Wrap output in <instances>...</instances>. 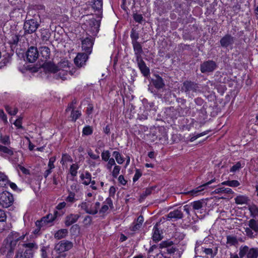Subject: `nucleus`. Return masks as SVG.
<instances>
[{"mask_svg": "<svg viewBox=\"0 0 258 258\" xmlns=\"http://www.w3.org/2000/svg\"><path fill=\"white\" fill-rule=\"evenodd\" d=\"M70 63L66 60H62L57 64L55 66L53 63H48L46 65V68L49 72L55 73L59 72V74H62V76L60 78L62 80L66 79L67 78L64 76L68 72H70Z\"/></svg>", "mask_w": 258, "mask_h": 258, "instance_id": "1", "label": "nucleus"}, {"mask_svg": "<svg viewBox=\"0 0 258 258\" xmlns=\"http://www.w3.org/2000/svg\"><path fill=\"white\" fill-rule=\"evenodd\" d=\"M181 91L184 92L190 98H192L201 91L198 84L188 81H185L183 83Z\"/></svg>", "mask_w": 258, "mask_h": 258, "instance_id": "2", "label": "nucleus"}, {"mask_svg": "<svg viewBox=\"0 0 258 258\" xmlns=\"http://www.w3.org/2000/svg\"><path fill=\"white\" fill-rule=\"evenodd\" d=\"M240 258H257L258 248H249L247 245H241L239 249Z\"/></svg>", "mask_w": 258, "mask_h": 258, "instance_id": "3", "label": "nucleus"}, {"mask_svg": "<svg viewBox=\"0 0 258 258\" xmlns=\"http://www.w3.org/2000/svg\"><path fill=\"white\" fill-rule=\"evenodd\" d=\"M25 234L20 235L18 232L13 231L11 232L7 237L6 240L9 243L10 247V251L13 252L14 250L17 242L19 240H23L25 238Z\"/></svg>", "mask_w": 258, "mask_h": 258, "instance_id": "4", "label": "nucleus"}, {"mask_svg": "<svg viewBox=\"0 0 258 258\" xmlns=\"http://www.w3.org/2000/svg\"><path fill=\"white\" fill-rule=\"evenodd\" d=\"M248 227L244 228L247 236L249 238H254L258 234V220L254 218L248 221Z\"/></svg>", "mask_w": 258, "mask_h": 258, "instance_id": "5", "label": "nucleus"}, {"mask_svg": "<svg viewBox=\"0 0 258 258\" xmlns=\"http://www.w3.org/2000/svg\"><path fill=\"white\" fill-rule=\"evenodd\" d=\"M100 206V203L96 202L95 204H92L90 201L82 202L79 207L84 210L86 213L95 215L98 212Z\"/></svg>", "mask_w": 258, "mask_h": 258, "instance_id": "6", "label": "nucleus"}, {"mask_svg": "<svg viewBox=\"0 0 258 258\" xmlns=\"http://www.w3.org/2000/svg\"><path fill=\"white\" fill-rule=\"evenodd\" d=\"M14 202L13 195L9 192L5 191L0 194V206L3 208H8Z\"/></svg>", "mask_w": 258, "mask_h": 258, "instance_id": "7", "label": "nucleus"}, {"mask_svg": "<svg viewBox=\"0 0 258 258\" xmlns=\"http://www.w3.org/2000/svg\"><path fill=\"white\" fill-rule=\"evenodd\" d=\"M40 24L34 19H30L26 21L24 24V30L25 34H32L35 32Z\"/></svg>", "mask_w": 258, "mask_h": 258, "instance_id": "8", "label": "nucleus"}, {"mask_svg": "<svg viewBox=\"0 0 258 258\" xmlns=\"http://www.w3.org/2000/svg\"><path fill=\"white\" fill-rule=\"evenodd\" d=\"M73 243L68 240H61L55 245L54 250L58 253L69 250L73 247Z\"/></svg>", "mask_w": 258, "mask_h": 258, "instance_id": "9", "label": "nucleus"}, {"mask_svg": "<svg viewBox=\"0 0 258 258\" xmlns=\"http://www.w3.org/2000/svg\"><path fill=\"white\" fill-rule=\"evenodd\" d=\"M26 57L28 62L32 63L35 62L39 57V52L37 48L34 46H31L26 52Z\"/></svg>", "mask_w": 258, "mask_h": 258, "instance_id": "10", "label": "nucleus"}, {"mask_svg": "<svg viewBox=\"0 0 258 258\" xmlns=\"http://www.w3.org/2000/svg\"><path fill=\"white\" fill-rule=\"evenodd\" d=\"M183 217V214L181 211V208L180 207L177 209L170 212L166 215V219L167 220L175 221L177 220L182 219Z\"/></svg>", "mask_w": 258, "mask_h": 258, "instance_id": "11", "label": "nucleus"}, {"mask_svg": "<svg viewBox=\"0 0 258 258\" xmlns=\"http://www.w3.org/2000/svg\"><path fill=\"white\" fill-rule=\"evenodd\" d=\"M217 67L216 63L213 60H208L203 63L201 66V71L203 73L212 72Z\"/></svg>", "mask_w": 258, "mask_h": 258, "instance_id": "12", "label": "nucleus"}, {"mask_svg": "<svg viewBox=\"0 0 258 258\" xmlns=\"http://www.w3.org/2000/svg\"><path fill=\"white\" fill-rule=\"evenodd\" d=\"M173 242L171 240H165L162 241L159 247L161 248H165V251H163L164 253L167 252L169 254L174 253L176 251V248L173 246Z\"/></svg>", "mask_w": 258, "mask_h": 258, "instance_id": "13", "label": "nucleus"}, {"mask_svg": "<svg viewBox=\"0 0 258 258\" xmlns=\"http://www.w3.org/2000/svg\"><path fill=\"white\" fill-rule=\"evenodd\" d=\"M93 44V39L92 37L86 38L82 41V47L83 50L88 54H90L92 52Z\"/></svg>", "mask_w": 258, "mask_h": 258, "instance_id": "14", "label": "nucleus"}, {"mask_svg": "<svg viewBox=\"0 0 258 258\" xmlns=\"http://www.w3.org/2000/svg\"><path fill=\"white\" fill-rule=\"evenodd\" d=\"M39 57L42 61L46 62L50 58V51L48 47L42 46L39 48Z\"/></svg>", "mask_w": 258, "mask_h": 258, "instance_id": "15", "label": "nucleus"}, {"mask_svg": "<svg viewBox=\"0 0 258 258\" xmlns=\"http://www.w3.org/2000/svg\"><path fill=\"white\" fill-rule=\"evenodd\" d=\"M234 42V37L229 34L224 35L220 40L221 46L225 48L233 45Z\"/></svg>", "mask_w": 258, "mask_h": 258, "instance_id": "16", "label": "nucleus"}, {"mask_svg": "<svg viewBox=\"0 0 258 258\" xmlns=\"http://www.w3.org/2000/svg\"><path fill=\"white\" fill-rule=\"evenodd\" d=\"M88 55L86 53H78L74 59L75 64L79 67H81L85 65L87 60L88 59Z\"/></svg>", "mask_w": 258, "mask_h": 258, "instance_id": "17", "label": "nucleus"}, {"mask_svg": "<svg viewBox=\"0 0 258 258\" xmlns=\"http://www.w3.org/2000/svg\"><path fill=\"white\" fill-rule=\"evenodd\" d=\"M215 181H216V179H215V178H214L211 179V180H210L209 181L207 182L206 183L199 186L197 188H196L195 189H192V190L188 191H187V192H184V194L185 195H191V196H197L199 192L204 190V187H205L208 186L209 185L211 184V183L215 182Z\"/></svg>", "mask_w": 258, "mask_h": 258, "instance_id": "18", "label": "nucleus"}, {"mask_svg": "<svg viewBox=\"0 0 258 258\" xmlns=\"http://www.w3.org/2000/svg\"><path fill=\"white\" fill-rule=\"evenodd\" d=\"M109 208L110 209H113L114 208V206L112 200L110 197H108L103 202V205L99 210V213L102 215L105 214L109 210Z\"/></svg>", "mask_w": 258, "mask_h": 258, "instance_id": "19", "label": "nucleus"}, {"mask_svg": "<svg viewBox=\"0 0 258 258\" xmlns=\"http://www.w3.org/2000/svg\"><path fill=\"white\" fill-rule=\"evenodd\" d=\"M144 219L142 215L139 216L136 220H135L130 226V230L135 232L139 230L142 227Z\"/></svg>", "mask_w": 258, "mask_h": 258, "instance_id": "20", "label": "nucleus"}, {"mask_svg": "<svg viewBox=\"0 0 258 258\" xmlns=\"http://www.w3.org/2000/svg\"><path fill=\"white\" fill-rule=\"evenodd\" d=\"M138 67L144 76H148L150 74V70L146 66L145 62L142 58L136 59Z\"/></svg>", "mask_w": 258, "mask_h": 258, "instance_id": "21", "label": "nucleus"}, {"mask_svg": "<svg viewBox=\"0 0 258 258\" xmlns=\"http://www.w3.org/2000/svg\"><path fill=\"white\" fill-rule=\"evenodd\" d=\"M80 217L78 214H71L66 216L65 219V225L66 226H70L76 223Z\"/></svg>", "mask_w": 258, "mask_h": 258, "instance_id": "22", "label": "nucleus"}, {"mask_svg": "<svg viewBox=\"0 0 258 258\" xmlns=\"http://www.w3.org/2000/svg\"><path fill=\"white\" fill-rule=\"evenodd\" d=\"M136 59L141 58V54L143 52L142 46L139 42L132 43Z\"/></svg>", "mask_w": 258, "mask_h": 258, "instance_id": "23", "label": "nucleus"}, {"mask_svg": "<svg viewBox=\"0 0 258 258\" xmlns=\"http://www.w3.org/2000/svg\"><path fill=\"white\" fill-rule=\"evenodd\" d=\"M80 178L83 181L82 183L85 185H88L92 180L91 174L86 171L84 173H82L80 175Z\"/></svg>", "mask_w": 258, "mask_h": 258, "instance_id": "24", "label": "nucleus"}, {"mask_svg": "<svg viewBox=\"0 0 258 258\" xmlns=\"http://www.w3.org/2000/svg\"><path fill=\"white\" fill-rule=\"evenodd\" d=\"M102 0H94L92 8L95 11H98L99 14L102 15Z\"/></svg>", "mask_w": 258, "mask_h": 258, "instance_id": "25", "label": "nucleus"}, {"mask_svg": "<svg viewBox=\"0 0 258 258\" xmlns=\"http://www.w3.org/2000/svg\"><path fill=\"white\" fill-rule=\"evenodd\" d=\"M0 152L8 156H12L14 154L13 149L12 148L2 145H0Z\"/></svg>", "mask_w": 258, "mask_h": 258, "instance_id": "26", "label": "nucleus"}, {"mask_svg": "<svg viewBox=\"0 0 258 258\" xmlns=\"http://www.w3.org/2000/svg\"><path fill=\"white\" fill-rule=\"evenodd\" d=\"M153 234L152 236V238L153 241L157 242L160 241L162 239V236L161 235L160 230L158 228L157 226L155 225L153 227Z\"/></svg>", "mask_w": 258, "mask_h": 258, "instance_id": "27", "label": "nucleus"}, {"mask_svg": "<svg viewBox=\"0 0 258 258\" xmlns=\"http://www.w3.org/2000/svg\"><path fill=\"white\" fill-rule=\"evenodd\" d=\"M57 214V211H55L54 212V215L49 214L42 218L43 219V220H44L45 223L48 224L52 222L55 220V219L56 218Z\"/></svg>", "mask_w": 258, "mask_h": 258, "instance_id": "28", "label": "nucleus"}, {"mask_svg": "<svg viewBox=\"0 0 258 258\" xmlns=\"http://www.w3.org/2000/svg\"><path fill=\"white\" fill-rule=\"evenodd\" d=\"M68 231L67 229H61L55 232L54 237L57 239H61L64 238L68 234Z\"/></svg>", "mask_w": 258, "mask_h": 258, "instance_id": "29", "label": "nucleus"}, {"mask_svg": "<svg viewBox=\"0 0 258 258\" xmlns=\"http://www.w3.org/2000/svg\"><path fill=\"white\" fill-rule=\"evenodd\" d=\"M248 201V198L243 195L238 196L235 198V203L239 205L247 204Z\"/></svg>", "mask_w": 258, "mask_h": 258, "instance_id": "30", "label": "nucleus"}, {"mask_svg": "<svg viewBox=\"0 0 258 258\" xmlns=\"http://www.w3.org/2000/svg\"><path fill=\"white\" fill-rule=\"evenodd\" d=\"M226 243L229 246H235L238 244V241L236 236L232 235H227L226 236Z\"/></svg>", "mask_w": 258, "mask_h": 258, "instance_id": "31", "label": "nucleus"}, {"mask_svg": "<svg viewBox=\"0 0 258 258\" xmlns=\"http://www.w3.org/2000/svg\"><path fill=\"white\" fill-rule=\"evenodd\" d=\"M153 84L157 89L162 88L164 86L163 80L159 76H158L156 79L153 81Z\"/></svg>", "mask_w": 258, "mask_h": 258, "instance_id": "32", "label": "nucleus"}, {"mask_svg": "<svg viewBox=\"0 0 258 258\" xmlns=\"http://www.w3.org/2000/svg\"><path fill=\"white\" fill-rule=\"evenodd\" d=\"M22 246L24 247L27 248V250H31V251H34L37 249L38 248V245L36 243L33 242H28V243H24L22 244Z\"/></svg>", "mask_w": 258, "mask_h": 258, "instance_id": "33", "label": "nucleus"}, {"mask_svg": "<svg viewBox=\"0 0 258 258\" xmlns=\"http://www.w3.org/2000/svg\"><path fill=\"white\" fill-rule=\"evenodd\" d=\"M112 155L118 164H122L124 161V158L119 152L116 151H114Z\"/></svg>", "mask_w": 258, "mask_h": 258, "instance_id": "34", "label": "nucleus"}, {"mask_svg": "<svg viewBox=\"0 0 258 258\" xmlns=\"http://www.w3.org/2000/svg\"><path fill=\"white\" fill-rule=\"evenodd\" d=\"M214 192L215 194L225 193V194H231L233 193V191H232V189L231 188H225V187H219V188H216L214 190Z\"/></svg>", "mask_w": 258, "mask_h": 258, "instance_id": "35", "label": "nucleus"}, {"mask_svg": "<svg viewBox=\"0 0 258 258\" xmlns=\"http://www.w3.org/2000/svg\"><path fill=\"white\" fill-rule=\"evenodd\" d=\"M222 185H228L231 187H237L240 185V183L238 180H227L221 183Z\"/></svg>", "mask_w": 258, "mask_h": 258, "instance_id": "36", "label": "nucleus"}, {"mask_svg": "<svg viewBox=\"0 0 258 258\" xmlns=\"http://www.w3.org/2000/svg\"><path fill=\"white\" fill-rule=\"evenodd\" d=\"M208 120L207 114H200L197 118V122L200 124V126L203 125Z\"/></svg>", "mask_w": 258, "mask_h": 258, "instance_id": "37", "label": "nucleus"}, {"mask_svg": "<svg viewBox=\"0 0 258 258\" xmlns=\"http://www.w3.org/2000/svg\"><path fill=\"white\" fill-rule=\"evenodd\" d=\"M79 166L77 163L73 164L70 168V173L73 177H75L77 175L78 170Z\"/></svg>", "mask_w": 258, "mask_h": 258, "instance_id": "38", "label": "nucleus"}, {"mask_svg": "<svg viewBox=\"0 0 258 258\" xmlns=\"http://www.w3.org/2000/svg\"><path fill=\"white\" fill-rule=\"evenodd\" d=\"M249 210L251 216L254 218L258 215V207L255 205H252L249 206Z\"/></svg>", "mask_w": 258, "mask_h": 258, "instance_id": "39", "label": "nucleus"}, {"mask_svg": "<svg viewBox=\"0 0 258 258\" xmlns=\"http://www.w3.org/2000/svg\"><path fill=\"white\" fill-rule=\"evenodd\" d=\"M73 159L71 156H70L68 154H63L62 155L61 160L60 161V163L63 165L65 164H67L68 162H72Z\"/></svg>", "mask_w": 258, "mask_h": 258, "instance_id": "40", "label": "nucleus"}, {"mask_svg": "<svg viewBox=\"0 0 258 258\" xmlns=\"http://www.w3.org/2000/svg\"><path fill=\"white\" fill-rule=\"evenodd\" d=\"M0 143L5 145H9L11 143L9 136L1 134Z\"/></svg>", "mask_w": 258, "mask_h": 258, "instance_id": "41", "label": "nucleus"}, {"mask_svg": "<svg viewBox=\"0 0 258 258\" xmlns=\"http://www.w3.org/2000/svg\"><path fill=\"white\" fill-rule=\"evenodd\" d=\"M8 181V177L4 173L0 172V186L6 185Z\"/></svg>", "mask_w": 258, "mask_h": 258, "instance_id": "42", "label": "nucleus"}, {"mask_svg": "<svg viewBox=\"0 0 258 258\" xmlns=\"http://www.w3.org/2000/svg\"><path fill=\"white\" fill-rule=\"evenodd\" d=\"M131 38L132 39V43L138 42L137 40L139 38V33L134 29H133L131 31Z\"/></svg>", "mask_w": 258, "mask_h": 258, "instance_id": "43", "label": "nucleus"}, {"mask_svg": "<svg viewBox=\"0 0 258 258\" xmlns=\"http://www.w3.org/2000/svg\"><path fill=\"white\" fill-rule=\"evenodd\" d=\"M107 162V163L105 165V167L109 171L111 170L113 166L114 167L115 165H116L115 160L113 158H111Z\"/></svg>", "mask_w": 258, "mask_h": 258, "instance_id": "44", "label": "nucleus"}, {"mask_svg": "<svg viewBox=\"0 0 258 258\" xmlns=\"http://www.w3.org/2000/svg\"><path fill=\"white\" fill-rule=\"evenodd\" d=\"M193 209L198 210L203 207V203L200 201H195L191 203Z\"/></svg>", "mask_w": 258, "mask_h": 258, "instance_id": "45", "label": "nucleus"}, {"mask_svg": "<svg viewBox=\"0 0 258 258\" xmlns=\"http://www.w3.org/2000/svg\"><path fill=\"white\" fill-rule=\"evenodd\" d=\"M102 160L107 162L110 158V153L108 150H104L101 153Z\"/></svg>", "mask_w": 258, "mask_h": 258, "instance_id": "46", "label": "nucleus"}, {"mask_svg": "<svg viewBox=\"0 0 258 258\" xmlns=\"http://www.w3.org/2000/svg\"><path fill=\"white\" fill-rule=\"evenodd\" d=\"M82 133L85 136L91 135L93 133V128L91 126L87 125L83 128Z\"/></svg>", "mask_w": 258, "mask_h": 258, "instance_id": "47", "label": "nucleus"}, {"mask_svg": "<svg viewBox=\"0 0 258 258\" xmlns=\"http://www.w3.org/2000/svg\"><path fill=\"white\" fill-rule=\"evenodd\" d=\"M210 131H211L210 130H207V131L202 132L200 134H197L196 135L193 136L192 137H191L189 140L190 142H194L196 139H197L198 138H200L202 136H205V135L208 134Z\"/></svg>", "mask_w": 258, "mask_h": 258, "instance_id": "48", "label": "nucleus"}, {"mask_svg": "<svg viewBox=\"0 0 258 258\" xmlns=\"http://www.w3.org/2000/svg\"><path fill=\"white\" fill-rule=\"evenodd\" d=\"M120 169H121L120 166L117 165L114 167L111 173L112 176L113 178H117V176L118 175V174L119 173Z\"/></svg>", "mask_w": 258, "mask_h": 258, "instance_id": "49", "label": "nucleus"}, {"mask_svg": "<svg viewBox=\"0 0 258 258\" xmlns=\"http://www.w3.org/2000/svg\"><path fill=\"white\" fill-rule=\"evenodd\" d=\"M241 168L242 166L241 163L240 162H237L235 164H234L231 167L230 169V172H235L237 171H238Z\"/></svg>", "mask_w": 258, "mask_h": 258, "instance_id": "50", "label": "nucleus"}, {"mask_svg": "<svg viewBox=\"0 0 258 258\" xmlns=\"http://www.w3.org/2000/svg\"><path fill=\"white\" fill-rule=\"evenodd\" d=\"M203 251L207 255H210L211 256V258H214L216 255L217 252H215L214 253H213V250L212 248H205L203 250Z\"/></svg>", "mask_w": 258, "mask_h": 258, "instance_id": "51", "label": "nucleus"}, {"mask_svg": "<svg viewBox=\"0 0 258 258\" xmlns=\"http://www.w3.org/2000/svg\"><path fill=\"white\" fill-rule=\"evenodd\" d=\"M142 172L140 169H136V173L133 177V180L134 182H136L142 176Z\"/></svg>", "mask_w": 258, "mask_h": 258, "instance_id": "52", "label": "nucleus"}, {"mask_svg": "<svg viewBox=\"0 0 258 258\" xmlns=\"http://www.w3.org/2000/svg\"><path fill=\"white\" fill-rule=\"evenodd\" d=\"M96 152H98V154H95L94 153H93V152H92V151L91 150H89L88 151V155L90 157V158H91L92 159H94V160H98V159H99L100 158V156H99V152L98 151H97V150H96Z\"/></svg>", "mask_w": 258, "mask_h": 258, "instance_id": "53", "label": "nucleus"}, {"mask_svg": "<svg viewBox=\"0 0 258 258\" xmlns=\"http://www.w3.org/2000/svg\"><path fill=\"white\" fill-rule=\"evenodd\" d=\"M69 190L78 193L80 190V186L77 182H74L71 185L70 189Z\"/></svg>", "mask_w": 258, "mask_h": 258, "instance_id": "54", "label": "nucleus"}, {"mask_svg": "<svg viewBox=\"0 0 258 258\" xmlns=\"http://www.w3.org/2000/svg\"><path fill=\"white\" fill-rule=\"evenodd\" d=\"M23 117H19L17 119H16L14 122V124L18 128H22L23 127L22 126V121Z\"/></svg>", "mask_w": 258, "mask_h": 258, "instance_id": "55", "label": "nucleus"}, {"mask_svg": "<svg viewBox=\"0 0 258 258\" xmlns=\"http://www.w3.org/2000/svg\"><path fill=\"white\" fill-rule=\"evenodd\" d=\"M133 18L136 22L141 23L143 20V17L141 14L135 13L133 15Z\"/></svg>", "mask_w": 258, "mask_h": 258, "instance_id": "56", "label": "nucleus"}, {"mask_svg": "<svg viewBox=\"0 0 258 258\" xmlns=\"http://www.w3.org/2000/svg\"><path fill=\"white\" fill-rule=\"evenodd\" d=\"M56 160V157L55 156L51 157L49 158L48 164V167L50 169H53L54 168L55 166L54 165V163Z\"/></svg>", "mask_w": 258, "mask_h": 258, "instance_id": "57", "label": "nucleus"}, {"mask_svg": "<svg viewBox=\"0 0 258 258\" xmlns=\"http://www.w3.org/2000/svg\"><path fill=\"white\" fill-rule=\"evenodd\" d=\"M156 188V186H153L149 187H148L144 191V195L145 196H147L151 194L153 190L155 189Z\"/></svg>", "mask_w": 258, "mask_h": 258, "instance_id": "58", "label": "nucleus"}, {"mask_svg": "<svg viewBox=\"0 0 258 258\" xmlns=\"http://www.w3.org/2000/svg\"><path fill=\"white\" fill-rule=\"evenodd\" d=\"M24 252V258H33L34 255V251H31V250H26Z\"/></svg>", "mask_w": 258, "mask_h": 258, "instance_id": "59", "label": "nucleus"}, {"mask_svg": "<svg viewBox=\"0 0 258 258\" xmlns=\"http://www.w3.org/2000/svg\"><path fill=\"white\" fill-rule=\"evenodd\" d=\"M92 221V217L90 216H86L83 221L85 225H89L91 224Z\"/></svg>", "mask_w": 258, "mask_h": 258, "instance_id": "60", "label": "nucleus"}, {"mask_svg": "<svg viewBox=\"0 0 258 258\" xmlns=\"http://www.w3.org/2000/svg\"><path fill=\"white\" fill-rule=\"evenodd\" d=\"M76 103V101H73L71 104H70L66 109V112L67 113H74V104Z\"/></svg>", "mask_w": 258, "mask_h": 258, "instance_id": "61", "label": "nucleus"}, {"mask_svg": "<svg viewBox=\"0 0 258 258\" xmlns=\"http://www.w3.org/2000/svg\"><path fill=\"white\" fill-rule=\"evenodd\" d=\"M46 247L43 246L41 249V258H48L47 253L46 252Z\"/></svg>", "mask_w": 258, "mask_h": 258, "instance_id": "62", "label": "nucleus"}, {"mask_svg": "<svg viewBox=\"0 0 258 258\" xmlns=\"http://www.w3.org/2000/svg\"><path fill=\"white\" fill-rule=\"evenodd\" d=\"M118 181L121 185H125L127 181L125 179L123 175H120L118 177Z\"/></svg>", "mask_w": 258, "mask_h": 258, "instance_id": "63", "label": "nucleus"}, {"mask_svg": "<svg viewBox=\"0 0 258 258\" xmlns=\"http://www.w3.org/2000/svg\"><path fill=\"white\" fill-rule=\"evenodd\" d=\"M15 258H24V254L22 250H18L15 255Z\"/></svg>", "mask_w": 258, "mask_h": 258, "instance_id": "64", "label": "nucleus"}]
</instances>
